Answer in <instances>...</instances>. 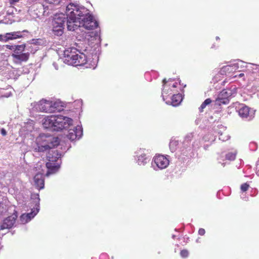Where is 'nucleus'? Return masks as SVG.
Instances as JSON below:
<instances>
[{"instance_id": "nucleus-23", "label": "nucleus", "mask_w": 259, "mask_h": 259, "mask_svg": "<svg viewBox=\"0 0 259 259\" xmlns=\"http://www.w3.org/2000/svg\"><path fill=\"white\" fill-rule=\"evenodd\" d=\"M148 161V158L145 153H142L138 156L137 163L140 165H145Z\"/></svg>"}, {"instance_id": "nucleus-34", "label": "nucleus", "mask_w": 259, "mask_h": 259, "mask_svg": "<svg viewBox=\"0 0 259 259\" xmlns=\"http://www.w3.org/2000/svg\"><path fill=\"white\" fill-rule=\"evenodd\" d=\"M0 41L7 42V38L6 37V33L5 34H0Z\"/></svg>"}, {"instance_id": "nucleus-19", "label": "nucleus", "mask_w": 259, "mask_h": 259, "mask_svg": "<svg viewBox=\"0 0 259 259\" xmlns=\"http://www.w3.org/2000/svg\"><path fill=\"white\" fill-rule=\"evenodd\" d=\"M238 66L236 64H234L231 65L224 66L221 68L220 72L221 74H227L230 73L237 69Z\"/></svg>"}, {"instance_id": "nucleus-14", "label": "nucleus", "mask_w": 259, "mask_h": 259, "mask_svg": "<svg viewBox=\"0 0 259 259\" xmlns=\"http://www.w3.org/2000/svg\"><path fill=\"white\" fill-rule=\"evenodd\" d=\"M82 135V131L80 126H77L73 130H70L67 135L68 138L71 141L79 139Z\"/></svg>"}, {"instance_id": "nucleus-25", "label": "nucleus", "mask_w": 259, "mask_h": 259, "mask_svg": "<svg viewBox=\"0 0 259 259\" xmlns=\"http://www.w3.org/2000/svg\"><path fill=\"white\" fill-rule=\"evenodd\" d=\"M63 27H59L57 25H53V32L54 34L57 36H61L63 33Z\"/></svg>"}, {"instance_id": "nucleus-39", "label": "nucleus", "mask_w": 259, "mask_h": 259, "mask_svg": "<svg viewBox=\"0 0 259 259\" xmlns=\"http://www.w3.org/2000/svg\"><path fill=\"white\" fill-rule=\"evenodd\" d=\"M244 76V74H243V73H240V74H239L238 75V76L239 77H242V76ZM236 76H237V75H235V77H236Z\"/></svg>"}, {"instance_id": "nucleus-30", "label": "nucleus", "mask_w": 259, "mask_h": 259, "mask_svg": "<svg viewBox=\"0 0 259 259\" xmlns=\"http://www.w3.org/2000/svg\"><path fill=\"white\" fill-rule=\"evenodd\" d=\"M46 3L50 4L58 5L62 0H44Z\"/></svg>"}, {"instance_id": "nucleus-40", "label": "nucleus", "mask_w": 259, "mask_h": 259, "mask_svg": "<svg viewBox=\"0 0 259 259\" xmlns=\"http://www.w3.org/2000/svg\"><path fill=\"white\" fill-rule=\"evenodd\" d=\"M176 142H171L170 143V147H171L172 145H173Z\"/></svg>"}, {"instance_id": "nucleus-35", "label": "nucleus", "mask_w": 259, "mask_h": 259, "mask_svg": "<svg viewBox=\"0 0 259 259\" xmlns=\"http://www.w3.org/2000/svg\"><path fill=\"white\" fill-rule=\"evenodd\" d=\"M205 233V231L204 229L203 228H200L198 230V234L200 235H204Z\"/></svg>"}, {"instance_id": "nucleus-20", "label": "nucleus", "mask_w": 259, "mask_h": 259, "mask_svg": "<svg viewBox=\"0 0 259 259\" xmlns=\"http://www.w3.org/2000/svg\"><path fill=\"white\" fill-rule=\"evenodd\" d=\"M22 36L21 32L20 31L6 33V37L8 41L9 40L16 39L17 38H20L22 37Z\"/></svg>"}, {"instance_id": "nucleus-5", "label": "nucleus", "mask_w": 259, "mask_h": 259, "mask_svg": "<svg viewBox=\"0 0 259 259\" xmlns=\"http://www.w3.org/2000/svg\"><path fill=\"white\" fill-rule=\"evenodd\" d=\"M60 140L58 137H49L43 141L41 144H38L36 149L38 152H44L50 149H53L59 145Z\"/></svg>"}, {"instance_id": "nucleus-37", "label": "nucleus", "mask_w": 259, "mask_h": 259, "mask_svg": "<svg viewBox=\"0 0 259 259\" xmlns=\"http://www.w3.org/2000/svg\"><path fill=\"white\" fill-rule=\"evenodd\" d=\"M1 132V134L3 136H6L7 133V131L4 128H2Z\"/></svg>"}, {"instance_id": "nucleus-36", "label": "nucleus", "mask_w": 259, "mask_h": 259, "mask_svg": "<svg viewBox=\"0 0 259 259\" xmlns=\"http://www.w3.org/2000/svg\"><path fill=\"white\" fill-rule=\"evenodd\" d=\"M6 47L9 50H14L15 46L7 45Z\"/></svg>"}, {"instance_id": "nucleus-3", "label": "nucleus", "mask_w": 259, "mask_h": 259, "mask_svg": "<svg viewBox=\"0 0 259 259\" xmlns=\"http://www.w3.org/2000/svg\"><path fill=\"white\" fill-rule=\"evenodd\" d=\"M66 61L68 65L77 66H82L87 62V56L85 54L77 51L76 52H71L70 54L65 57Z\"/></svg>"}, {"instance_id": "nucleus-18", "label": "nucleus", "mask_w": 259, "mask_h": 259, "mask_svg": "<svg viewBox=\"0 0 259 259\" xmlns=\"http://www.w3.org/2000/svg\"><path fill=\"white\" fill-rule=\"evenodd\" d=\"M66 21V17L63 14L56 15L52 22V25H57V26H64V23Z\"/></svg>"}, {"instance_id": "nucleus-12", "label": "nucleus", "mask_w": 259, "mask_h": 259, "mask_svg": "<svg viewBox=\"0 0 259 259\" xmlns=\"http://www.w3.org/2000/svg\"><path fill=\"white\" fill-rule=\"evenodd\" d=\"M153 160L156 166L160 169L167 167L169 163V161L166 157L160 154L156 155Z\"/></svg>"}, {"instance_id": "nucleus-26", "label": "nucleus", "mask_w": 259, "mask_h": 259, "mask_svg": "<svg viewBox=\"0 0 259 259\" xmlns=\"http://www.w3.org/2000/svg\"><path fill=\"white\" fill-rule=\"evenodd\" d=\"M212 101L210 98L206 99L201 105L199 108V111L202 112L203 109L206 107V105L210 104Z\"/></svg>"}, {"instance_id": "nucleus-8", "label": "nucleus", "mask_w": 259, "mask_h": 259, "mask_svg": "<svg viewBox=\"0 0 259 259\" xmlns=\"http://www.w3.org/2000/svg\"><path fill=\"white\" fill-rule=\"evenodd\" d=\"M81 27H83L86 29L93 30L98 26V23L96 21L93 16L90 14L85 19L80 20Z\"/></svg>"}, {"instance_id": "nucleus-1", "label": "nucleus", "mask_w": 259, "mask_h": 259, "mask_svg": "<svg viewBox=\"0 0 259 259\" xmlns=\"http://www.w3.org/2000/svg\"><path fill=\"white\" fill-rule=\"evenodd\" d=\"M61 156V154L57 150H52L48 153L47 158L48 162L46 163L48 168L47 176L54 174L58 170L60 166Z\"/></svg>"}, {"instance_id": "nucleus-21", "label": "nucleus", "mask_w": 259, "mask_h": 259, "mask_svg": "<svg viewBox=\"0 0 259 259\" xmlns=\"http://www.w3.org/2000/svg\"><path fill=\"white\" fill-rule=\"evenodd\" d=\"M171 99V103L172 105L174 106H176L181 103L183 99L182 95L180 93H177L172 95Z\"/></svg>"}, {"instance_id": "nucleus-32", "label": "nucleus", "mask_w": 259, "mask_h": 259, "mask_svg": "<svg viewBox=\"0 0 259 259\" xmlns=\"http://www.w3.org/2000/svg\"><path fill=\"white\" fill-rule=\"evenodd\" d=\"M236 155L235 154L230 153L226 155V158L227 159L230 160H233L235 159Z\"/></svg>"}, {"instance_id": "nucleus-24", "label": "nucleus", "mask_w": 259, "mask_h": 259, "mask_svg": "<svg viewBox=\"0 0 259 259\" xmlns=\"http://www.w3.org/2000/svg\"><path fill=\"white\" fill-rule=\"evenodd\" d=\"M26 48L25 44H22L20 45H15L14 50V53L12 54L19 55L20 54L23 53Z\"/></svg>"}, {"instance_id": "nucleus-15", "label": "nucleus", "mask_w": 259, "mask_h": 259, "mask_svg": "<svg viewBox=\"0 0 259 259\" xmlns=\"http://www.w3.org/2000/svg\"><path fill=\"white\" fill-rule=\"evenodd\" d=\"M227 92L223 90L219 95L218 98L215 100V104L218 106H221L223 104H227L229 102Z\"/></svg>"}, {"instance_id": "nucleus-4", "label": "nucleus", "mask_w": 259, "mask_h": 259, "mask_svg": "<svg viewBox=\"0 0 259 259\" xmlns=\"http://www.w3.org/2000/svg\"><path fill=\"white\" fill-rule=\"evenodd\" d=\"M66 11L71 12L73 17L78 19L83 20L85 19L90 14L89 10L84 7H80L73 4H70L66 7Z\"/></svg>"}, {"instance_id": "nucleus-9", "label": "nucleus", "mask_w": 259, "mask_h": 259, "mask_svg": "<svg viewBox=\"0 0 259 259\" xmlns=\"http://www.w3.org/2000/svg\"><path fill=\"white\" fill-rule=\"evenodd\" d=\"M177 87L178 83L177 82H169L167 84L165 83L162 92L163 97H166L169 95L178 93L179 91L176 89Z\"/></svg>"}, {"instance_id": "nucleus-17", "label": "nucleus", "mask_w": 259, "mask_h": 259, "mask_svg": "<svg viewBox=\"0 0 259 259\" xmlns=\"http://www.w3.org/2000/svg\"><path fill=\"white\" fill-rule=\"evenodd\" d=\"M33 180L34 184L38 190L42 189L44 188L45 180L42 174L39 172L36 174L34 177Z\"/></svg>"}, {"instance_id": "nucleus-2", "label": "nucleus", "mask_w": 259, "mask_h": 259, "mask_svg": "<svg viewBox=\"0 0 259 259\" xmlns=\"http://www.w3.org/2000/svg\"><path fill=\"white\" fill-rule=\"evenodd\" d=\"M60 104V103L58 102L42 99L37 103L36 108L39 111L46 113L59 112L63 110V106Z\"/></svg>"}, {"instance_id": "nucleus-11", "label": "nucleus", "mask_w": 259, "mask_h": 259, "mask_svg": "<svg viewBox=\"0 0 259 259\" xmlns=\"http://www.w3.org/2000/svg\"><path fill=\"white\" fill-rule=\"evenodd\" d=\"M238 114L242 118L250 120L254 117V111L249 107L243 105L239 109Z\"/></svg>"}, {"instance_id": "nucleus-13", "label": "nucleus", "mask_w": 259, "mask_h": 259, "mask_svg": "<svg viewBox=\"0 0 259 259\" xmlns=\"http://www.w3.org/2000/svg\"><path fill=\"white\" fill-rule=\"evenodd\" d=\"M56 115L47 116L42 120L43 126L54 131Z\"/></svg>"}, {"instance_id": "nucleus-31", "label": "nucleus", "mask_w": 259, "mask_h": 259, "mask_svg": "<svg viewBox=\"0 0 259 259\" xmlns=\"http://www.w3.org/2000/svg\"><path fill=\"white\" fill-rule=\"evenodd\" d=\"M181 256L183 258H186L189 255V252L187 249L182 250L180 252Z\"/></svg>"}, {"instance_id": "nucleus-41", "label": "nucleus", "mask_w": 259, "mask_h": 259, "mask_svg": "<svg viewBox=\"0 0 259 259\" xmlns=\"http://www.w3.org/2000/svg\"><path fill=\"white\" fill-rule=\"evenodd\" d=\"M22 32H28V31H27V30H23Z\"/></svg>"}, {"instance_id": "nucleus-27", "label": "nucleus", "mask_w": 259, "mask_h": 259, "mask_svg": "<svg viewBox=\"0 0 259 259\" xmlns=\"http://www.w3.org/2000/svg\"><path fill=\"white\" fill-rule=\"evenodd\" d=\"M20 221L22 224H26L29 222V219L27 217L26 213L22 214L20 218Z\"/></svg>"}, {"instance_id": "nucleus-28", "label": "nucleus", "mask_w": 259, "mask_h": 259, "mask_svg": "<svg viewBox=\"0 0 259 259\" xmlns=\"http://www.w3.org/2000/svg\"><path fill=\"white\" fill-rule=\"evenodd\" d=\"M7 210V206L3 203H0V215H2Z\"/></svg>"}, {"instance_id": "nucleus-7", "label": "nucleus", "mask_w": 259, "mask_h": 259, "mask_svg": "<svg viewBox=\"0 0 259 259\" xmlns=\"http://www.w3.org/2000/svg\"><path fill=\"white\" fill-rule=\"evenodd\" d=\"M67 15V26L68 30L74 31L78 27H81L80 20H78L77 18L73 17L71 12H67L66 11Z\"/></svg>"}, {"instance_id": "nucleus-16", "label": "nucleus", "mask_w": 259, "mask_h": 259, "mask_svg": "<svg viewBox=\"0 0 259 259\" xmlns=\"http://www.w3.org/2000/svg\"><path fill=\"white\" fill-rule=\"evenodd\" d=\"M30 56L29 52L23 53L20 54H12L14 62L16 64H20L23 62H27Z\"/></svg>"}, {"instance_id": "nucleus-10", "label": "nucleus", "mask_w": 259, "mask_h": 259, "mask_svg": "<svg viewBox=\"0 0 259 259\" xmlns=\"http://www.w3.org/2000/svg\"><path fill=\"white\" fill-rule=\"evenodd\" d=\"M17 218V213H13L11 215L4 219L0 226V229L4 230L12 228L14 226Z\"/></svg>"}, {"instance_id": "nucleus-33", "label": "nucleus", "mask_w": 259, "mask_h": 259, "mask_svg": "<svg viewBox=\"0 0 259 259\" xmlns=\"http://www.w3.org/2000/svg\"><path fill=\"white\" fill-rule=\"evenodd\" d=\"M249 187V186L247 183H243L241 186V190L242 192H246L248 189Z\"/></svg>"}, {"instance_id": "nucleus-22", "label": "nucleus", "mask_w": 259, "mask_h": 259, "mask_svg": "<svg viewBox=\"0 0 259 259\" xmlns=\"http://www.w3.org/2000/svg\"><path fill=\"white\" fill-rule=\"evenodd\" d=\"M35 196H36V198L38 199V204H35V206H36L35 208L34 207L31 209V211L30 212L26 213V214L27 215V217L29 219L30 221L31 220V219H32L34 217V216L38 212V210H39V209L38 208V207H39L38 202L39 201V195L38 194H37L35 195Z\"/></svg>"}, {"instance_id": "nucleus-38", "label": "nucleus", "mask_w": 259, "mask_h": 259, "mask_svg": "<svg viewBox=\"0 0 259 259\" xmlns=\"http://www.w3.org/2000/svg\"><path fill=\"white\" fill-rule=\"evenodd\" d=\"M19 0H10V3L11 4H14V3L18 2Z\"/></svg>"}, {"instance_id": "nucleus-6", "label": "nucleus", "mask_w": 259, "mask_h": 259, "mask_svg": "<svg viewBox=\"0 0 259 259\" xmlns=\"http://www.w3.org/2000/svg\"><path fill=\"white\" fill-rule=\"evenodd\" d=\"M72 123V119L70 118L59 115L56 116L54 131H59L68 128Z\"/></svg>"}, {"instance_id": "nucleus-29", "label": "nucleus", "mask_w": 259, "mask_h": 259, "mask_svg": "<svg viewBox=\"0 0 259 259\" xmlns=\"http://www.w3.org/2000/svg\"><path fill=\"white\" fill-rule=\"evenodd\" d=\"M204 142H207L209 140H213V136L211 134H207L203 137Z\"/></svg>"}]
</instances>
